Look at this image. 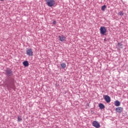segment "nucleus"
<instances>
[{"label":"nucleus","mask_w":128,"mask_h":128,"mask_svg":"<svg viewBox=\"0 0 128 128\" xmlns=\"http://www.w3.org/2000/svg\"><path fill=\"white\" fill-rule=\"evenodd\" d=\"M46 2L47 6H50V8L54 6L56 4V1H54V0H46Z\"/></svg>","instance_id":"obj_1"},{"label":"nucleus","mask_w":128,"mask_h":128,"mask_svg":"<svg viewBox=\"0 0 128 128\" xmlns=\"http://www.w3.org/2000/svg\"><path fill=\"white\" fill-rule=\"evenodd\" d=\"M26 52L27 56H34V52H32V48L28 49Z\"/></svg>","instance_id":"obj_2"},{"label":"nucleus","mask_w":128,"mask_h":128,"mask_svg":"<svg viewBox=\"0 0 128 128\" xmlns=\"http://www.w3.org/2000/svg\"><path fill=\"white\" fill-rule=\"evenodd\" d=\"M100 32L101 34H104L106 32V27L102 26L100 28Z\"/></svg>","instance_id":"obj_3"},{"label":"nucleus","mask_w":128,"mask_h":128,"mask_svg":"<svg viewBox=\"0 0 128 128\" xmlns=\"http://www.w3.org/2000/svg\"><path fill=\"white\" fill-rule=\"evenodd\" d=\"M92 126H94V128H100V124L98 122V121H94L92 122Z\"/></svg>","instance_id":"obj_4"},{"label":"nucleus","mask_w":128,"mask_h":128,"mask_svg":"<svg viewBox=\"0 0 128 128\" xmlns=\"http://www.w3.org/2000/svg\"><path fill=\"white\" fill-rule=\"evenodd\" d=\"M104 100L106 102H108H108H110V97L108 95H105L104 96Z\"/></svg>","instance_id":"obj_5"},{"label":"nucleus","mask_w":128,"mask_h":128,"mask_svg":"<svg viewBox=\"0 0 128 128\" xmlns=\"http://www.w3.org/2000/svg\"><path fill=\"white\" fill-rule=\"evenodd\" d=\"M6 74L8 76H12V70L10 69H8L6 70Z\"/></svg>","instance_id":"obj_6"},{"label":"nucleus","mask_w":128,"mask_h":128,"mask_svg":"<svg viewBox=\"0 0 128 128\" xmlns=\"http://www.w3.org/2000/svg\"><path fill=\"white\" fill-rule=\"evenodd\" d=\"M116 110L117 112L120 114V112H122V107L116 108Z\"/></svg>","instance_id":"obj_7"},{"label":"nucleus","mask_w":128,"mask_h":128,"mask_svg":"<svg viewBox=\"0 0 128 128\" xmlns=\"http://www.w3.org/2000/svg\"><path fill=\"white\" fill-rule=\"evenodd\" d=\"M59 38L60 42H64L66 40V36L62 35L61 36H59Z\"/></svg>","instance_id":"obj_8"},{"label":"nucleus","mask_w":128,"mask_h":128,"mask_svg":"<svg viewBox=\"0 0 128 128\" xmlns=\"http://www.w3.org/2000/svg\"><path fill=\"white\" fill-rule=\"evenodd\" d=\"M22 64H24V66H28L29 64L28 62V61H24L22 62Z\"/></svg>","instance_id":"obj_9"},{"label":"nucleus","mask_w":128,"mask_h":128,"mask_svg":"<svg viewBox=\"0 0 128 128\" xmlns=\"http://www.w3.org/2000/svg\"><path fill=\"white\" fill-rule=\"evenodd\" d=\"M114 104L116 106H120V102L119 101H116L114 102Z\"/></svg>","instance_id":"obj_10"},{"label":"nucleus","mask_w":128,"mask_h":128,"mask_svg":"<svg viewBox=\"0 0 128 128\" xmlns=\"http://www.w3.org/2000/svg\"><path fill=\"white\" fill-rule=\"evenodd\" d=\"M99 108L100 110H104V105L102 104H100Z\"/></svg>","instance_id":"obj_11"},{"label":"nucleus","mask_w":128,"mask_h":128,"mask_svg":"<svg viewBox=\"0 0 128 128\" xmlns=\"http://www.w3.org/2000/svg\"><path fill=\"white\" fill-rule=\"evenodd\" d=\"M60 66L62 68H66V64L65 63H62V64H60Z\"/></svg>","instance_id":"obj_12"},{"label":"nucleus","mask_w":128,"mask_h":128,"mask_svg":"<svg viewBox=\"0 0 128 128\" xmlns=\"http://www.w3.org/2000/svg\"><path fill=\"white\" fill-rule=\"evenodd\" d=\"M106 5H104V6H102L101 10L103 12H104V10H106Z\"/></svg>","instance_id":"obj_13"},{"label":"nucleus","mask_w":128,"mask_h":128,"mask_svg":"<svg viewBox=\"0 0 128 128\" xmlns=\"http://www.w3.org/2000/svg\"><path fill=\"white\" fill-rule=\"evenodd\" d=\"M118 48H122V44H120V43H118Z\"/></svg>","instance_id":"obj_14"},{"label":"nucleus","mask_w":128,"mask_h":128,"mask_svg":"<svg viewBox=\"0 0 128 128\" xmlns=\"http://www.w3.org/2000/svg\"><path fill=\"white\" fill-rule=\"evenodd\" d=\"M18 122H22V116L20 117V116L18 118Z\"/></svg>","instance_id":"obj_15"},{"label":"nucleus","mask_w":128,"mask_h":128,"mask_svg":"<svg viewBox=\"0 0 128 128\" xmlns=\"http://www.w3.org/2000/svg\"><path fill=\"white\" fill-rule=\"evenodd\" d=\"M118 14L119 16H124V13L122 12H120L118 13Z\"/></svg>","instance_id":"obj_16"},{"label":"nucleus","mask_w":128,"mask_h":128,"mask_svg":"<svg viewBox=\"0 0 128 128\" xmlns=\"http://www.w3.org/2000/svg\"><path fill=\"white\" fill-rule=\"evenodd\" d=\"M53 24H56V20H54V21L53 22Z\"/></svg>","instance_id":"obj_17"}]
</instances>
